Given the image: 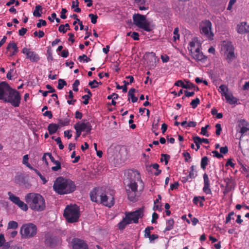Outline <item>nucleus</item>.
Segmentation results:
<instances>
[{"label": "nucleus", "instance_id": "nucleus-1", "mask_svg": "<svg viewBox=\"0 0 249 249\" xmlns=\"http://www.w3.org/2000/svg\"><path fill=\"white\" fill-rule=\"evenodd\" d=\"M136 181L142 182L140 173L137 171H128L124 179V183L126 185V191L128 199L133 202H135L138 199V186Z\"/></svg>", "mask_w": 249, "mask_h": 249}, {"label": "nucleus", "instance_id": "nucleus-2", "mask_svg": "<svg viewBox=\"0 0 249 249\" xmlns=\"http://www.w3.org/2000/svg\"><path fill=\"white\" fill-rule=\"evenodd\" d=\"M75 184L72 180L62 177H58L53 185L54 190L60 195L72 193L75 190Z\"/></svg>", "mask_w": 249, "mask_h": 249}, {"label": "nucleus", "instance_id": "nucleus-3", "mask_svg": "<svg viewBox=\"0 0 249 249\" xmlns=\"http://www.w3.org/2000/svg\"><path fill=\"white\" fill-rule=\"evenodd\" d=\"M25 200L32 210L40 212L46 207L45 201L43 197L39 194L30 193L25 196Z\"/></svg>", "mask_w": 249, "mask_h": 249}, {"label": "nucleus", "instance_id": "nucleus-4", "mask_svg": "<svg viewBox=\"0 0 249 249\" xmlns=\"http://www.w3.org/2000/svg\"><path fill=\"white\" fill-rule=\"evenodd\" d=\"M143 210L142 208H140L134 212L125 213V217L118 224L119 229H124L126 225L129 224L132 222L134 223H137L139 218L143 216Z\"/></svg>", "mask_w": 249, "mask_h": 249}, {"label": "nucleus", "instance_id": "nucleus-5", "mask_svg": "<svg viewBox=\"0 0 249 249\" xmlns=\"http://www.w3.org/2000/svg\"><path fill=\"white\" fill-rule=\"evenodd\" d=\"M225 60L228 63H231L236 58L235 48L232 43L229 40L223 41L221 47Z\"/></svg>", "mask_w": 249, "mask_h": 249}, {"label": "nucleus", "instance_id": "nucleus-6", "mask_svg": "<svg viewBox=\"0 0 249 249\" xmlns=\"http://www.w3.org/2000/svg\"><path fill=\"white\" fill-rule=\"evenodd\" d=\"M63 215L68 222H76L80 216L79 209L76 205L67 206Z\"/></svg>", "mask_w": 249, "mask_h": 249}, {"label": "nucleus", "instance_id": "nucleus-7", "mask_svg": "<svg viewBox=\"0 0 249 249\" xmlns=\"http://www.w3.org/2000/svg\"><path fill=\"white\" fill-rule=\"evenodd\" d=\"M133 22L138 27L144 30L150 32L153 29V26H151L150 22L146 20L145 16L140 14H135L133 16Z\"/></svg>", "mask_w": 249, "mask_h": 249}, {"label": "nucleus", "instance_id": "nucleus-8", "mask_svg": "<svg viewBox=\"0 0 249 249\" xmlns=\"http://www.w3.org/2000/svg\"><path fill=\"white\" fill-rule=\"evenodd\" d=\"M36 226L33 223L24 224L20 229V234L22 238H30L36 235Z\"/></svg>", "mask_w": 249, "mask_h": 249}, {"label": "nucleus", "instance_id": "nucleus-9", "mask_svg": "<svg viewBox=\"0 0 249 249\" xmlns=\"http://www.w3.org/2000/svg\"><path fill=\"white\" fill-rule=\"evenodd\" d=\"M219 89L220 90H219V92L221 93L222 98L225 99L227 103L230 105H233L237 103V99L233 97L227 86L221 85L219 87Z\"/></svg>", "mask_w": 249, "mask_h": 249}, {"label": "nucleus", "instance_id": "nucleus-10", "mask_svg": "<svg viewBox=\"0 0 249 249\" xmlns=\"http://www.w3.org/2000/svg\"><path fill=\"white\" fill-rule=\"evenodd\" d=\"M9 93L4 102L10 103L15 107H19L21 100L19 92L16 89H12Z\"/></svg>", "mask_w": 249, "mask_h": 249}, {"label": "nucleus", "instance_id": "nucleus-11", "mask_svg": "<svg viewBox=\"0 0 249 249\" xmlns=\"http://www.w3.org/2000/svg\"><path fill=\"white\" fill-rule=\"evenodd\" d=\"M22 53L26 55V58L29 59L32 62H37L40 59L39 55L30 48H23Z\"/></svg>", "mask_w": 249, "mask_h": 249}, {"label": "nucleus", "instance_id": "nucleus-12", "mask_svg": "<svg viewBox=\"0 0 249 249\" xmlns=\"http://www.w3.org/2000/svg\"><path fill=\"white\" fill-rule=\"evenodd\" d=\"M12 88L6 82L0 83V100L4 102Z\"/></svg>", "mask_w": 249, "mask_h": 249}, {"label": "nucleus", "instance_id": "nucleus-13", "mask_svg": "<svg viewBox=\"0 0 249 249\" xmlns=\"http://www.w3.org/2000/svg\"><path fill=\"white\" fill-rule=\"evenodd\" d=\"M212 24L209 20H206L201 25L200 32L206 36L209 39H212L213 34L211 32Z\"/></svg>", "mask_w": 249, "mask_h": 249}, {"label": "nucleus", "instance_id": "nucleus-14", "mask_svg": "<svg viewBox=\"0 0 249 249\" xmlns=\"http://www.w3.org/2000/svg\"><path fill=\"white\" fill-rule=\"evenodd\" d=\"M236 129L242 136L247 135L249 133V123L244 119L239 121L236 126Z\"/></svg>", "mask_w": 249, "mask_h": 249}, {"label": "nucleus", "instance_id": "nucleus-15", "mask_svg": "<svg viewBox=\"0 0 249 249\" xmlns=\"http://www.w3.org/2000/svg\"><path fill=\"white\" fill-rule=\"evenodd\" d=\"M144 58L147 61V64L149 69H153L156 66V56L155 53H146L144 55Z\"/></svg>", "mask_w": 249, "mask_h": 249}, {"label": "nucleus", "instance_id": "nucleus-16", "mask_svg": "<svg viewBox=\"0 0 249 249\" xmlns=\"http://www.w3.org/2000/svg\"><path fill=\"white\" fill-rule=\"evenodd\" d=\"M72 244L73 249H88L87 245L81 239L74 238L72 240Z\"/></svg>", "mask_w": 249, "mask_h": 249}, {"label": "nucleus", "instance_id": "nucleus-17", "mask_svg": "<svg viewBox=\"0 0 249 249\" xmlns=\"http://www.w3.org/2000/svg\"><path fill=\"white\" fill-rule=\"evenodd\" d=\"M101 203L105 205L106 206L111 207L114 204V198L112 197V199L109 202H107L108 197L106 194H102L100 196Z\"/></svg>", "mask_w": 249, "mask_h": 249}, {"label": "nucleus", "instance_id": "nucleus-18", "mask_svg": "<svg viewBox=\"0 0 249 249\" xmlns=\"http://www.w3.org/2000/svg\"><path fill=\"white\" fill-rule=\"evenodd\" d=\"M186 84H184L183 82L181 80H178L175 83V86H179V83H180V86L184 88V89H191L194 88H195V85L191 83L190 82H189V81H186Z\"/></svg>", "mask_w": 249, "mask_h": 249}, {"label": "nucleus", "instance_id": "nucleus-19", "mask_svg": "<svg viewBox=\"0 0 249 249\" xmlns=\"http://www.w3.org/2000/svg\"><path fill=\"white\" fill-rule=\"evenodd\" d=\"M193 140L196 146V151H197L200 148V144L202 142L206 143H209V140L205 138H200L198 136H195L193 138Z\"/></svg>", "mask_w": 249, "mask_h": 249}, {"label": "nucleus", "instance_id": "nucleus-20", "mask_svg": "<svg viewBox=\"0 0 249 249\" xmlns=\"http://www.w3.org/2000/svg\"><path fill=\"white\" fill-rule=\"evenodd\" d=\"M45 243L51 247H54L57 244V239L49 235L46 236Z\"/></svg>", "mask_w": 249, "mask_h": 249}, {"label": "nucleus", "instance_id": "nucleus-21", "mask_svg": "<svg viewBox=\"0 0 249 249\" xmlns=\"http://www.w3.org/2000/svg\"><path fill=\"white\" fill-rule=\"evenodd\" d=\"M12 48L13 49V51H12V52L10 54V56H12L16 54V53H18V47H17V44L14 42L12 41L10 42L7 45L6 47V50L7 51H10V49Z\"/></svg>", "mask_w": 249, "mask_h": 249}, {"label": "nucleus", "instance_id": "nucleus-22", "mask_svg": "<svg viewBox=\"0 0 249 249\" xmlns=\"http://www.w3.org/2000/svg\"><path fill=\"white\" fill-rule=\"evenodd\" d=\"M11 242H6L4 235L0 234V248L2 249H8L10 247Z\"/></svg>", "mask_w": 249, "mask_h": 249}, {"label": "nucleus", "instance_id": "nucleus-23", "mask_svg": "<svg viewBox=\"0 0 249 249\" xmlns=\"http://www.w3.org/2000/svg\"><path fill=\"white\" fill-rule=\"evenodd\" d=\"M246 22H242L237 26V31L239 34H243L248 32L249 30L246 28Z\"/></svg>", "mask_w": 249, "mask_h": 249}, {"label": "nucleus", "instance_id": "nucleus-24", "mask_svg": "<svg viewBox=\"0 0 249 249\" xmlns=\"http://www.w3.org/2000/svg\"><path fill=\"white\" fill-rule=\"evenodd\" d=\"M90 124L89 122H87L86 123H76L74 126L77 127L79 130H80L81 132L82 131H84L87 128H89V126L90 125Z\"/></svg>", "mask_w": 249, "mask_h": 249}, {"label": "nucleus", "instance_id": "nucleus-25", "mask_svg": "<svg viewBox=\"0 0 249 249\" xmlns=\"http://www.w3.org/2000/svg\"><path fill=\"white\" fill-rule=\"evenodd\" d=\"M59 127V125L56 124H51L48 126V130L50 135L55 133Z\"/></svg>", "mask_w": 249, "mask_h": 249}, {"label": "nucleus", "instance_id": "nucleus-26", "mask_svg": "<svg viewBox=\"0 0 249 249\" xmlns=\"http://www.w3.org/2000/svg\"><path fill=\"white\" fill-rule=\"evenodd\" d=\"M42 10V7L41 5H36L35 7L34 11L33 12L34 16L36 17H40L41 16V13H40L39 11L41 12Z\"/></svg>", "mask_w": 249, "mask_h": 249}, {"label": "nucleus", "instance_id": "nucleus-27", "mask_svg": "<svg viewBox=\"0 0 249 249\" xmlns=\"http://www.w3.org/2000/svg\"><path fill=\"white\" fill-rule=\"evenodd\" d=\"M193 56L194 59L197 61H203L206 59V57L201 52L193 54Z\"/></svg>", "mask_w": 249, "mask_h": 249}, {"label": "nucleus", "instance_id": "nucleus-28", "mask_svg": "<svg viewBox=\"0 0 249 249\" xmlns=\"http://www.w3.org/2000/svg\"><path fill=\"white\" fill-rule=\"evenodd\" d=\"M8 195L9 196V199L10 200L16 205H17L20 201L19 197L12 194L11 192L8 193Z\"/></svg>", "mask_w": 249, "mask_h": 249}, {"label": "nucleus", "instance_id": "nucleus-29", "mask_svg": "<svg viewBox=\"0 0 249 249\" xmlns=\"http://www.w3.org/2000/svg\"><path fill=\"white\" fill-rule=\"evenodd\" d=\"M136 89L134 88H132L129 89L128 91V95L131 97L132 102L133 103H135L138 100V98L136 97L134 95V92H135Z\"/></svg>", "mask_w": 249, "mask_h": 249}, {"label": "nucleus", "instance_id": "nucleus-30", "mask_svg": "<svg viewBox=\"0 0 249 249\" xmlns=\"http://www.w3.org/2000/svg\"><path fill=\"white\" fill-rule=\"evenodd\" d=\"M174 224V221L173 219L171 218L167 221V226L166 227L165 230L164 231V232H165L167 231H170L173 228V225Z\"/></svg>", "mask_w": 249, "mask_h": 249}, {"label": "nucleus", "instance_id": "nucleus-31", "mask_svg": "<svg viewBox=\"0 0 249 249\" xmlns=\"http://www.w3.org/2000/svg\"><path fill=\"white\" fill-rule=\"evenodd\" d=\"M160 121V117H158L157 119V120H156V119L155 118L154 121H153V123L152 124V131L153 132H155V130H157L158 129V126H159V123Z\"/></svg>", "mask_w": 249, "mask_h": 249}, {"label": "nucleus", "instance_id": "nucleus-32", "mask_svg": "<svg viewBox=\"0 0 249 249\" xmlns=\"http://www.w3.org/2000/svg\"><path fill=\"white\" fill-rule=\"evenodd\" d=\"M208 158L207 157H204L202 158L201 160V167L205 170L206 169V167L208 164Z\"/></svg>", "mask_w": 249, "mask_h": 249}, {"label": "nucleus", "instance_id": "nucleus-33", "mask_svg": "<svg viewBox=\"0 0 249 249\" xmlns=\"http://www.w3.org/2000/svg\"><path fill=\"white\" fill-rule=\"evenodd\" d=\"M161 156L162 158L160 159V161L162 162L164 161L165 164L167 165L168 163V160L170 158V155L166 154H161Z\"/></svg>", "mask_w": 249, "mask_h": 249}, {"label": "nucleus", "instance_id": "nucleus-34", "mask_svg": "<svg viewBox=\"0 0 249 249\" xmlns=\"http://www.w3.org/2000/svg\"><path fill=\"white\" fill-rule=\"evenodd\" d=\"M18 227V224L14 221H10L8 224V229H16Z\"/></svg>", "mask_w": 249, "mask_h": 249}, {"label": "nucleus", "instance_id": "nucleus-35", "mask_svg": "<svg viewBox=\"0 0 249 249\" xmlns=\"http://www.w3.org/2000/svg\"><path fill=\"white\" fill-rule=\"evenodd\" d=\"M17 205L22 210L27 211L28 209V204L24 203L23 201L20 200Z\"/></svg>", "mask_w": 249, "mask_h": 249}, {"label": "nucleus", "instance_id": "nucleus-36", "mask_svg": "<svg viewBox=\"0 0 249 249\" xmlns=\"http://www.w3.org/2000/svg\"><path fill=\"white\" fill-rule=\"evenodd\" d=\"M228 152V148L227 146L221 147L220 148V153H219V158H222V154H226Z\"/></svg>", "mask_w": 249, "mask_h": 249}, {"label": "nucleus", "instance_id": "nucleus-37", "mask_svg": "<svg viewBox=\"0 0 249 249\" xmlns=\"http://www.w3.org/2000/svg\"><path fill=\"white\" fill-rule=\"evenodd\" d=\"M56 166L52 167V170L53 171H57L61 169V163L58 160H56L53 162Z\"/></svg>", "mask_w": 249, "mask_h": 249}, {"label": "nucleus", "instance_id": "nucleus-38", "mask_svg": "<svg viewBox=\"0 0 249 249\" xmlns=\"http://www.w3.org/2000/svg\"><path fill=\"white\" fill-rule=\"evenodd\" d=\"M66 85H67V83L64 80L62 79H60L58 80V84L57 86V88L59 89H62L64 87V86H66Z\"/></svg>", "mask_w": 249, "mask_h": 249}, {"label": "nucleus", "instance_id": "nucleus-39", "mask_svg": "<svg viewBox=\"0 0 249 249\" xmlns=\"http://www.w3.org/2000/svg\"><path fill=\"white\" fill-rule=\"evenodd\" d=\"M96 189H95L94 190L90 192V199L92 201H94V202L97 201V199H96L97 193H96Z\"/></svg>", "mask_w": 249, "mask_h": 249}, {"label": "nucleus", "instance_id": "nucleus-40", "mask_svg": "<svg viewBox=\"0 0 249 249\" xmlns=\"http://www.w3.org/2000/svg\"><path fill=\"white\" fill-rule=\"evenodd\" d=\"M200 100L199 98H196L195 99L192 101L190 103V105L192 106L193 108H195L197 105L199 104Z\"/></svg>", "mask_w": 249, "mask_h": 249}, {"label": "nucleus", "instance_id": "nucleus-41", "mask_svg": "<svg viewBox=\"0 0 249 249\" xmlns=\"http://www.w3.org/2000/svg\"><path fill=\"white\" fill-rule=\"evenodd\" d=\"M70 120L68 118L65 119L64 120L59 119V123L61 126L67 125L69 124Z\"/></svg>", "mask_w": 249, "mask_h": 249}, {"label": "nucleus", "instance_id": "nucleus-42", "mask_svg": "<svg viewBox=\"0 0 249 249\" xmlns=\"http://www.w3.org/2000/svg\"><path fill=\"white\" fill-rule=\"evenodd\" d=\"M234 214V212H231L227 215V216L226 217V223H228L231 219H234L233 217H232Z\"/></svg>", "mask_w": 249, "mask_h": 249}, {"label": "nucleus", "instance_id": "nucleus-43", "mask_svg": "<svg viewBox=\"0 0 249 249\" xmlns=\"http://www.w3.org/2000/svg\"><path fill=\"white\" fill-rule=\"evenodd\" d=\"M179 30L178 28H176L174 31V36H173L174 41H176L177 39L179 38V35L178 34Z\"/></svg>", "mask_w": 249, "mask_h": 249}, {"label": "nucleus", "instance_id": "nucleus-44", "mask_svg": "<svg viewBox=\"0 0 249 249\" xmlns=\"http://www.w3.org/2000/svg\"><path fill=\"white\" fill-rule=\"evenodd\" d=\"M89 17L91 18V22L93 24H95L97 22V19L98 17L96 15H94L92 14H90L89 15Z\"/></svg>", "mask_w": 249, "mask_h": 249}, {"label": "nucleus", "instance_id": "nucleus-45", "mask_svg": "<svg viewBox=\"0 0 249 249\" xmlns=\"http://www.w3.org/2000/svg\"><path fill=\"white\" fill-rule=\"evenodd\" d=\"M78 59L80 61L84 60V61L86 62H88L90 61V59L88 57L86 54H83L82 55L79 56Z\"/></svg>", "mask_w": 249, "mask_h": 249}, {"label": "nucleus", "instance_id": "nucleus-46", "mask_svg": "<svg viewBox=\"0 0 249 249\" xmlns=\"http://www.w3.org/2000/svg\"><path fill=\"white\" fill-rule=\"evenodd\" d=\"M210 74L211 75V78L213 79V82L215 83V85H217V76L216 74L214 73L213 71H210Z\"/></svg>", "mask_w": 249, "mask_h": 249}, {"label": "nucleus", "instance_id": "nucleus-47", "mask_svg": "<svg viewBox=\"0 0 249 249\" xmlns=\"http://www.w3.org/2000/svg\"><path fill=\"white\" fill-rule=\"evenodd\" d=\"M38 22L36 24L37 28H41L42 26H45L47 24V22L45 20L39 19Z\"/></svg>", "mask_w": 249, "mask_h": 249}, {"label": "nucleus", "instance_id": "nucleus-48", "mask_svg": "<svg viewBox=\"0 0 249 249\" xmlns=\"http://www.w3.org/2000/svg\"><path fill=\"white\" fill-rule=\"evenodd\" d=\"M209 127V125H206L205 127H203L201 128V134L203 135L208 136L209 135L208 134L207 128Z\"/></svg>", "mask_w": 249, "mask_h": 249}, {"label": "nucleus", "instance_id": "nucleus-49", "mask_svg": "<svg viewBox=\"0 0 249 249\" xmlns=\"http://www.w3.org/2000/svg\"><path fill=\"white\" fill-rule=\"evenodd\" d=\"M79 84H80V82H79V80H76L74 82V83L73 84L72 86H73V90L74 91H78V89L77 87L79 86Z\"/></svg>", "mask_w": 249, "mask_h": 249}, {"label": "nucleus", "instance_id": "nucleus-50", "mask_svg": "<svg viewBox=\"0 0 249 249\" xmlns=\"http://www.w3.org/2000/svg\"><path fill=\"white\" fill-rule=\"evenodd\" d=\"M116 87L117 89H122L123 92L124 93H125L127 92V88L125 86H121L117 83H116Z\"/></svg>", "mask_w": 249, "mask_h": 249}, {"label": "nucleus", "instance_id": "nucleus-51", "mask_svg": "<svg viewBox=\"0 0 249 249\" xmlns=\"http://www.w3.org/2000/svg\"><path fill=\"white\" fill-rule=\"evenodd\" d=\"M54 140L59 145L60 149H63L64 148V145L61 142V138L60 137H58Z\"/></svg>", "mask_w": 249, "mask_h": 249}, {"label": "nucleus", "instance_id": "nucleus-52", "mask_svg": "<svg viewBox=\"0 0 249 249\" xmlns=\"http://www.w3.org/2000/svg\"><path fill=\"white\" fill-rule=\"evenodd\" d=\"M94 84H98V82L96 80H94L92 81H90L89 83V85L91 87V88L93 89V88H97L98 87V85H94Z\"/></svg>", "mask_w": 249, "mask_h": 249}, {"label": "nucleus", "instance_id": "nucleus-53", "mask_svg": "<svg viewBox=\"0 0 249 249\" xmlns=\"http://www.w3.org/2000/svg\"><path fill=\"white\" fill-rule=\"evenodd\" d=\"M158 214L156 213H153L152 214V219L151 220V222L152 223H156V220L158 218Z\"/></svg>", "mask_w": 249, "mask_h": 249}, {"label": "nucleus", "instance_id": "nucleus-54", "mask_svg": "<svg viewBox=\"0 0 249 249\" xmlns=\"http://www.w3.org/2000/svg\"><path fill=\"white\" fill-rule=\"evenodd\" d=\"M131 36L135 40H138L139 39V35L137 32H133Z\"/></svg>", "mask_w": 249, "mask_h": 249}, {"label": "nucleus", "instance_id": "nucleus-55", "mask_svg": "<svg viewBox=\"0 0 249 249\" xmlns=\"http://www.w3.org/2000/svg\"><path fill=\"white\" fill-rule=\"evenodd\" d=\"M67 12V10L65 8H62L61 12L60 17L62 19L66 18L67 17L65 15L66 13Z\"/></svg>", "mask_w": 249, "mask_h": 249}, {"label": "nucleus", "instance_id": "nucleus-56", "mask_svg": "<svg viewBox=\"0 0 249 249\" xmlns=\"http://www.w3.org/2000/svg\"><path fill=\"white\" fill-rule=\"evenodd\" d=\"M47 53L48 54L47 59L48 60L52 61L53 60V57L52 56V52L51 49H48L47 51Z\"/></svg>", "mask_w": 249, "mask_h": 249}, {"label": "nucleus", "instance_id": "nucleus-57", "mask_svg": "<svg viewBox=\"0 0 249 249\" xmlns=\"http://www.w3.org/2000/svg\"><path fill=\"white\" fill-rule=\"evenodd\" d=\"M203 178H204V185H210L209 178H208V175L206 173H205L203 175Z\"/></svg>", "mask_w": 249, "mask_h": 249}, {"label": "nucleus", "instance_id": "nucleus-58", "mask_svg": "<svg viewBox=\"0 0 249 249\" xmlns=\"http://www.w3.org/2000/svg\"><path fill=\"white\" fill-rule=\"evenodd\" d=\"M44 116H47L49 119H51L53 117V114L51 111H46L43 113Z\"/></svg>", "mask_w": 249, "mask_h": 249}, {"label": "nucleus", "instance_id": "nucleus-59", "mask_svg": "<svg viewBox=\"0 0 249 249\" xmlns=\"http://www.w3.org/2000/svg\"><path fill=\"white\" fill-rule=\"evenodd\" d=\"M27 30L26 28H22L19 30L18 34L20 36H23L27 32Z\"/></svg>", "mask_w": 249, "mask_h": 249}, {"label": "nucleus", "instance_id": "nucleus-60", "mask_svg": "<svg viewBox=\"0 0 249 249\" xmlns=\"http://www.w3.org/2000/svg\"><path fill=\"white\" fill-rule=\"evenodd\" d=\"M183 155L185 157V161H188L189 159L191 158L190 154L187 152H184Z\"/></svg>", "mask_w": 249, "mask_h": 249}, {"label": "nucleus", "instance_id": "nucleus-61", "mask_svg": "<svg viewBox=\"0 0 249 249\" xmlns=\"http://www.w3.org/2000/svg\"><path fill=\"white\" fill-rule=\"evenodd\" d=\"M82 99H84V101L83 102V104L85 105H87L89 103V99L90 98L89 96L84 95L82 97Z\"/></svg>", "mask_w": 249, "mask_h": 249}, {"label": "nucleus", "instance_id": "nucleus-62", "mask_svg": "<svg viewBox=\"0 0 249 249\" xmlns=\"http://www.w3.org/2000/svg\"><path fill=\"white\" fill-rule=\"evenodd\" d=\"M118 97H119V96L117 94H116L115 93H113L111 95H108L107 96V98L109 100L111 99L112 98H113L114 99H116Z\"/></svg>", "mask_w": 249, "mask_h": 249}, {"label": "nucleus", "instance_id": "nucleus-63", "mask_svg": "<svg viewBox=\"0 0 249 249\" xmlns=\"http://www.w3.org/2000/svg\"><path fill=\"white\" fill-rule=\"evenodd\" d=\"M226 166H230L231 167L234 168V166H235V164L232 162L231 159H229L226 163Z\"/></svg>", "mask_w": 249, "mask_h": 249}, {"label": "nucleus", "instance_id": "nucleus-64", "mask_svg": "<svg viewBox=\"0 0 249 249\" xmlns=\"http://www.w3.org/2000/svg\"><path fill=\"white\" fill-rule=\"evenodd\" d=\"M158 237H159V236L157 234H152V235H150V236L148 237V238L150 240V241L151 242H152L155 239H158Z\"/></svg>", "mask_w": 249, "mask_h": 249}]
</instances>
